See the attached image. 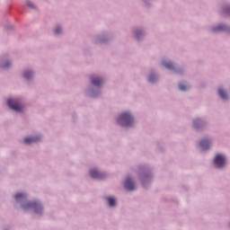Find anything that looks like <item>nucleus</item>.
Instances as JSON below:
<instances>
[{
    "mask_svg": "<svg viewBox=\"0 0 230 230\" xmlns=\"http://www.w3.org/2000/svg\"><path fill=\"white\" fill-rule=\"evenodd\" d=\"M118 123H119L121 127H132L134 117L128 112H124L119 117Z\"/></svg>",
    "mask_w": 230,
    "mask_h": 230,
    "instance_id": "f257e3e1",
    "label": "nucleus"
},
{
    "mask_svg": "<svg viewBox=\"0 0 230 230\" xmlns=\"http://www.w3.org/2000/svg\"><path fill=\"white\" fill-rule=\"evenodd\" d=\"M22 208L23 209H34L35 213L38 214L42 213V206H40V203H39L38 201L26 203L24 205H22Z\"/></svg>",
    "mask_w": 230,
    "mask_h": 230,
    "instance_id": "f03ea898",
    "label": "nucleus"
},
{
    "mask_svg": "<svg viewBox=\"0 0 230 230\" xmlns=\"http://www.w3.org/2000/svg\"><path fill=\"white\" fill-rule=\"evenodd\" d=\"M7 105H9V107L16 112H21V111H22V106L19 103V102H17V100L9 99L7 101Z\"/></svg>",
    "mask_w": 230,
    "mask_h": 230,
    "instance_id": "7ed1b4c3",
    "label": "nucleus"
},
{
    "mask_svg": "<svg viewBox=\"0 0 230 230\" xmlns=\"http://www.w3.org/2000/svg\"><path fill=\"white\" fill-rule=\"evenodd\" d=\"M214 164L217 168H224V166H226V156L222 155H217L214 159Z\"/></svg>",
    "mask_w": 230,
    "mask_h": 230,
    "instance_id": "20e7f679",
    "label": "nucleus"
},
{
    "mask_svg": "<svg viewBox=\"0 0 230 230\" xmlns=\"http://www.w3.org/2000/svg\"><path fill=\"white\" fill-rule=\"evenodd\" d=\"M124 186L126 190H128L129 191H132V190H136V185L134 184V181H132L130 177L127 178Z\"/></svg>",
    "mask_w": 230,
    "mask_h": 230,
    "instance_id": "39448f33",
    "label": "nucleus"
},
{
    "mask_svg": "<svg viewBox=\"0 0 230 230\" xmlns=\"http://www.w3.org/2000/svg\"><path fill=\"white\" fill-rule=\"evenodd\" d=\"M91 177L93 179H103V174L100 172H98L96 169H93L90 172Z\"/></svg>",
    "mask_w": 230,
    "mask_h": 230,
    "instance_id": "423d86ee",
    "label": "nucleus"
},
{
    "mask_svg": "<svg viewBox=\"0 0 230 230\" xmlns=\"http://www.w3.org/2000/svg\"><path fill=\"white\" fill-rule=\"evenodd\" d=\"M92 84H93V85H95L96 87H100V84H103V79H102L100 77H93Z\"/></svg>",
    "mask_w": 230,
    "mask_h": 230,
    "instance_id": "0eeeda50",
    "label": "nucleus"
},
{
    "mask_svg": "<svg viewBox=\"0 0 230 230\" xmlns=\"http://www.w3.org/2000/svg\"><path fill=\"white\" fill-rule=\"evenodd\" d=\"M199 146L203 150H208L209 148V140H208V139L201 140L199 143Z\"/></svg>",
    "mask_w": 230,
    "mask_h": 230,
    "instance_id": "6e6552de",
    "label": "nucleus"
},
{
    "mask_svg": "<svg viewBox=\"0 0 230 230\" xmlns=\"http://www.w3.org/2000/svg\"><path fill=\"white\" fill-rule=\"evenodd\" d=\"M37 141H39V138L37 137H32V138L27 137L24 139L25 145H31V143H37Z\"/></svg>",
    "mask_w": 230,
    "mask_h": 230,
    "instance_id": "1a4fd4ad",
    "label": "nucleus"
},
{
    "mask_svg": "<svg viewBox=\"0 0 230 230\" xmlns=\"http://www.w3.org/2000/svg\"><path fill=\"white\" fill-rule=\"evenodd\" d=\"M218 94L223 100H227V93L222 89H218Z\"/></svg>",
    "mask_w": 230,
    "mask_h": 230,
    "instance_id": "9d476101",
    "label": "nucleus"
},
{
    "mask_svg": "<svg viewBox=\"0 0 230 230\" xmlns=\"http://www.w3.org/2000/svg\"><path fill=\"white\" fill-rule=\"evenodd\" d=\"M14 198L19 202L21 200H24V199H26V196L22 193H17Z\"/></svg>",
    "mask_w": 230,
    "mask_h": 230,
    "instance_id": "9b49d317",
    "label": "nucleus"
},
{
    "mask_svg": "<svg viewBox=\"0 0 230 230\" xmlns=\"http://www.w3.org/2000/svg\"><path fill=\"white\" fill-rule=\"evenodd\" d=\"M163 66L166 67V69H173V64L172 63H168L166 61H163Z\"/></svg>",
    "mask_w": 230,
    "mask_h": 230,
    "instance_id": "f8f14e48",
    "label": "nucleus"
},
{
    "mask_svg": "<svg viewBox=\"0 0 230 230\" xmlns=\"http://www.w3.org/2000/svg\"><path fill=\"white\" fill-rule=\"evenodd\" d=\"M31 76H33V73L31 71H25L24 72V78L26 80H30V78H31Z\"/></svg>",
    "mask_w": 230,
    "mask_h": 230,
    "instance_id": "ddd939ff",
    "label": "nucleus"
},
{
    "mask_svg": "<svg viewBox=\"0 0 230 230\" xmlns=\"http://www.w3.org/2000/svg\"><path fill=\"white\" fill-rule=\"evenodd\" d=\"M108 202L111 207L116 206V199L114 198H108Z\"/></svg>",
    "mask_w": 230,
    "mask_h": 230,
    "instance_id": "4468645a",
    "label": "nucleus"
},
{
    "mask_svg": "<svg viewBox=\"0 0 230 230\" xmlns=\"http://www.w3.org/2000/svg\"><path fill=\"white\" fill-rule=\"evenodd\" d=\"M222 30H226V25H218L217 27L213 29V31H220Z\"/></svg>",
    "mask_w": 230,
    "mask_h": 230,
    "instance_id": "2eb2a0df",
    "label": "nucleus"
},
{
    "mask_svg": "<svg viewBox=\"0 0 230 230\" xmlns=\"http://www.w3.org/2000/svg\"><path fill=\"white\" fill-rule=\"evenodd\" d=\"M200 123H201V120L200 119H195L194 121H193V126L195 127V128H199V125H200Z\"/></svg>",
    "mask_w": 230,
    "mask_h": 230,
    "instance_id": "dca6fc26",
    "label": "nucleus"
},
{
    "mask_svg": "<svg viewBox=\"0 0 230 230\" xmlns=\"http://www.w3.org/2000/svg\"><path fill=\"white\" fill-rule=\"evenodd\" d=\"M186 89H188V86L184 84H180V91H186Z\"/></svg>",
    "mask_w": 230,
    "mask_h": 230,
    "instance_id": "f3484780",
    "label": "nucleus"
},
{
    "mask_svg": "<svg viewBox=\"0 0 230 230\" xmlns=\"http://www.w3.org/2000/svg\"><path fill=\"white\" fill-rule=\"evenodd\" d=\"M154 80H155V76L154 75H151L149 76V82H154Z\"/></svg>",
    "mask_w": 230,
    "mask_h": 230,
    "instance_id": "a211bd4d",
    "label": "nucleus"
},
{
    "mask_svg": "<svg viewBox=\"0 0 230 230\" xmlns=\"http://www.w3.org/2000/svg\"><path fill=\"white\" fill-rule=\"evenodd\" d=\"M27 6H29V8H34V5L31 2H28Z\"/></svg>",
    "mask_w": 230,
    "mask_h": 230,
    "instance_id": "6ab92c4d",
    "label": "nucleus"
},
{
    "mask_svg": "<svg viewBox=\"0 0 230 230\" xmlns=\"http://www.w3.org/2000/svg\"><path fill=\"white\" fill-rule=\"evenodd\" d=\"M4 69H7V67H10V63H6L5 65L2 66Z\"/></svg>",
    "mask_w": 230,
    "mask_h": 230,
    "instance_id": "aec40b11",
    "label": "nucleus"
},
{
    "mask_svg": "<svg viewBox=\"0 0 230 230\" xmlns=\"http://www.w3.org/2000/svg\"><path fill=\"white\" fill-rule=\"evenodd\" d=\"M61 30H60V27H58L56 30H55V32L58 35V33H60Z\"/></svg>",
    "mask_w": 230,
    "mask_h": 230,
    "instance_id": "412c9836",
    "label": "nucleus"
},
{
    "mask_svg": "<svg viewBox=\"0 0 230 230\" xmlns=\"http://www.w3.org/2000/svg\"><path fill=\"white\" fill-rule=\"evenodd\" d=\"M137 39H139V32H137Z\"/></svg>",
    "mask_w": 230,
    "mask_h": 230,
    "instance_id": "4be33fe9",
    "label": "nucleus"
}]
</instances>
